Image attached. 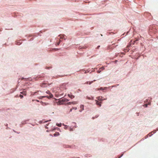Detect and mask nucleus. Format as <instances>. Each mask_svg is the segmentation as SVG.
Masks as SVG:
<instances>
[{
  "label": "nucleus",
  "mask_w": 158,
  "mask_h": 158,
  "mask_svg": "<svg viewBox=\"0 0 158 158\" xmlns=\"http://www.w3.org/2000/svg\"><path fill=\"white\" fill-rule=\"evenodd\" d=\"M19 97H20L21 98H23V96L21 94L19 95Z\"/></svg>",
  "instance_id": "15"
},
{
  "label": "nucleus",
  "mask_w": 158,
  "mask_h": 158,
  "mask_svg": "<svg viewBox=\"0 0 158 158\" xmlns=\"http://www.w3.org/2000/svg\"><path fill=\"white\" fill-rule=\"evenodd\" d=\"M124 51H125V52H126V51H127V49H124Z\"/></svg>",
  "instance_id": "25"
},
{
  "label": "nucleus",
  "mask_w": 158,
  "mask_h": 158,
  "mask_svg": "<svg viewBox=\"0 0 158 158\" xmlns=\"http://www.w3.org/2000/svg\"><path fill=\"white\" fill-rule=\"evenodd\" d=\"M20 94H22L24 95H26L27 94V92L26 91H24L23 92H21Z\"/></svg>",
  "instance_id": "5"
},
{
  "label": "nucleus",
  "mask_w": 158,
  "mask_h": 158,
  "mask_svg": "<svg viewBox=\"0 0 158 158\" xmlns=\"http://www.w3.org/2000/svg\"><path fill=\"white\" fill-rule=\"evenodd\" d=\"M63 125H64V126H65V127H64V129H67V128H68V126H65L64 124H63Z\"/></svg>",
  "instance_id": "14"
},
{
  "label": "nucleus",
  "mask_w": 158,
  "mask_h": 158,
  "mask_svg": "<svg viewBox=\"0 0 158 158\" xmlns=\"http://www.w3.org/2000/svg\"><path fill=\"white\" fill-rule=\"evenodd\" d=\"M72 110H73L72 108L70 110V112H71L72 111Z\"/></svg>",
  "instance_id": "21"
},
{
  "label": "nucleus",
  "mask_w": 158,
  "mask_h": 158,
  "mask_svg": "<svg viewBox=\"0 0 158 158\" xmlns=\"http://www.w3.org/2000/svg\"><path fill=\"white\" fill-rule=\"evenodd\" d=\"M96 81V80H94L93 81Z\"/></svg>",
  "instance_id": "26"
},
{
  "label": "nucleus",
  "mask_w": 158,
  "mask_h": 158,
  "mask_svg": "<svg viewBox=\"0 0 158 158\" xmlns=\"http://www.w3.org/2000/svg\"><path fill=\"white\" fill-rule=\"evenodd\" d=\"M64 36H65V35H62V36H61L60 37V39H63V38H64V39H65V38L64 37Z\"/></svg>",
  "instance_id": "10"
},
{
  "label": "nucleus",
  "mask_w": 158,
  "mask_h": 158,
  "mask_svg": "<svg viewBox=\"0 0 158 158\" xmlns=\"http://www.w3.org/2000/svg\"><path fill=\"white\" fill-rule=\"evenodd\" d=\"M95 101L96 102V104L98 105L100 107L101 106V103L102 102H99V101H98L97 100H95Z\"/></svg>",
  "instance_id": "1"
},
{
  "label": "nucleus",
  "mask_w": 158,
  "mask_h": 158,
  "mask_svg": "<svg viewBox=\"0 0 158 158\" xmlns=\"http://www.w3.org/2000/svg\"><path fill=\"white\" fill-rule=\"evenodd\" d=\"M62 100L63 101V102H67L69 101L67 99H63Z\"/></svg>",
  "instance_id": "8"
},
{
  "label": "nucleus",
  "mask_w": 158,
  "mask_h": 158,
  "mask_svg": "<svg viewBox=\"0 0 158 158\" xmlns=\"http://www.w3.org/2000/svg\"><path fill=\"white\" fill-rule=\"evenodd\" d=\"M45 97H47L48 98H49V97L48 96L47 97V96H44L40 97V98H39V99H41L42 98H45Z\"/></svg>",
  "instance_id": "12"
},
{
  "label": "nucleus",
  "mask_w": 158,
  "mask_h": 158,
  "mask_svg": "<svg viewBox=\"0 0 158 158\" xmlns=\"http://www.w3.org/2000/svg\"><path fill=\"white\" fill-rule=\"evenodd\" d=\"M37 93V92H35L34 93H32L31 94V96H34L35 95V94Z\"/></svg>",
  "instance_id": "13"
},
{
  "label": "nucleus",
  "mask_w": 158,
  "mask_h": 158,
  "mask_svg": "<svg viewBox=\"0 0 158 158\" xmlns=\"http://www.w3.org/2000/svg\"><path fill=\"white\" fill-rule=\"evenodd\" d=\"M93 82V81H90L89 82V84L90 85L91 84V83H92Z\"/></svg>",
  "instance_id": "18"
},
{
  "label": "nucleus",
  "mask_w": 158,
  "mask_h": 158,
  "mask_svg": "<svg viewBox=\"0 0 158 158\" xmlns=\"http://www.w3.org/2000/svg\"><path fill=\"white\" fill-rule=\"evenodd\" d=\"M68 96L71 99H73L74 98V96L72 94H68Z\"/></svg>",
  "instance_id": "6"
},
{
  "label": "nucleus",
  "mask_w": 158,
  "mask_h": 158,
  "mask_svg": "<svg viewBox=\"0 0 158 158\" xmlns=\"http://www.w3.org/2000/svg\"><path fill=\"white\" fill-rule=\"evenodd\" d=\"M72 108L73 109H74L75 110H76L77 109V107H73Z\"/></svg>",
  "instance_id": "19"
},
{
  "label": "nucleus",
  "mask_w": 158,
  "mask_h": 158,
  "mask_svg": "<svg viewBox=\"0 0 158 158\" xmlns=\"http://www.w3.org/2000/svg\"><path fill=\"white\" fill-rule=\"evenodd\" d=\"M56 125L59 127H60L61 126V123H57Z\"/></svg>",
  "instance_id": "9"
},
{
  "label": "nucleus",
  "mask_w": 158,
  "mask_h": 158,
  "mask_svg": "<svg viewBox=\"0 0 158 158\" xmlns=\"http://www.w3.org/2000/svg\"><path fill=\"white\" fill-rule=\"evenodd\" d=\"M59 135V132H56L54 134V135L55 136H56V135Z\"/></svg>",
  "instance_id": "11"
},
{
  "label": "nucleus",
  "mask_w": 158,
  "mask_h": 158,
  "mask_svg": "<svg viewBox=\"0 0 158 158\" xmlns=\"http://www.w3.org/2000/svg\"><path fill=\"white\" fill-rule=\"evenodd\" d=\"M61 42V40H59V42L57 43V45H59Z\"/></svg>",
  "instance_id": "17"
},
{
  "label": "nucleus",
  "mask_w": 158,
  "mask_h": 158,
  "mask_svg": "<svg viewBox=\"0 0 158 158\" xmlns=\"http://www.w3.org/2000/svg\"><path fill=\"white\" fill-rule=\"evenodd\" d=\"M96 98L99 101H100L101 102H102V101L103 100L102 99V97H100V96L98 97H97Z\"/></svg>",
  "instance_id": "2"
},
{
  "label": "nucleus",
  "mask_w": 158,
  "mask_h": 158,
  "mask_svg": "<svg viewBox=\"0 0 158 158\" xmlns=\"http://www.w3.org/2000/svg\"><path fill=\"white\" fill-rule=\"evenodd\" d=\"M130 46V45H127V48H128Z\"/></svg>",
  "instance_id": "23"
},
{
  "label": "nucleus",
  "mask_w": 158,
  "mask_h": 158,
  "mask_svg": "<svg viewBox=\"0 0 158 158\" xmlns=\"http://www.w3.org/2000/svg\"><path fill=\"white\" fill-rule=\"evenodd\" d=\"M145 107H147V106H148V105H147V104H145Z\"/></svg>",
  "instance_id": "22"
},
{
  "label": "nucleus",
  "mask_w": 158,
  "mask_h": 158,
  "mask_svg": "<svg viewBox=\"0 0 158 158\" xmlns=\"http://www.w3.org/2000/svg\"><path fill=\"white\" fill-rule=\"evenodd\" d=\"M84 105H81L80 106V108L82 109L81 110H80V112H81L82 110H84Z\"/></svg>",
  "instance_id": "7"
},
{
  "label": "nucleus",
  "mask_w": 158,
  "mask_h": 158,
  "mask_svg": "<svg viewBox=\"0 0 158 158\" xmlns=\"http://www.w3.org/2000/svg\"><path fill=\"white\" fill-rule=\"evenodd\" d=\"M107 88V87H105L103 89L104 90V89H106Z\"/></svg>",
  "instance_id": "20"
},
{
  "label": "nucleus",
  "mask_w": 158,
  "mask_h": 158,
  "mask_svg": "<svg viewBox=\"0 0 158 158\" xmlns=\"http://www.w3.org/2000/svg\"><path fill=\"white\" fill-rule=\"evenodd\" d=\"M46 93L47 94H50L49 97L50 98H51L53 97L52 95L50 93V92L49 91H46Z\"/></svg>",
  "instance_id": "4"
},
{
  "label": "nucleus",
  "mask_w": 158,
  "mask_h": 158,
  "mask_svg": "<svg viewBox=\"0 0 158 158\" xmlns=\"http://www.w3.org/2000/svg\"><path fill=\"white\" fill-rule=\"evenodd\" d=\"M89 83V82H88H88H86V84H88Z\"/></svg>",
  "instance_id": "24"
},
{
  "label": "nucleus",
  "mask_w": 158,
  "mask_h": 158,
  "mask_svg": "<svg viewBox=\"0 0 158 158\" xmlns=\"http://www.w3.org/2000/svg\"><path fill=\"white\" fill-rule=\"evenodd\" d=\"M99 47H100V46H98V48H99Z\"/></svg>",
  "instance_id": "27"
},
{
  "label": "nucleus",
  "mask_w": 158,
  "mask_h": 158,
  "mask_svg": "<svg viewBox=\"0 0 158 158\" xmlns=\"http://www.w3.org/2000/svg\"><path fill=\"white\" fill-rule=\"evenodd\" d=\"M21 44V43H20V44ZM18 44V45H19V44Z\"/></svg>",
  "instance_id": "28"
},
{
  "label": "nucleus",
  "mask_w": 158,
  "mask_h": 158,
  "mask_svg": "<svg viewBox=\"0 0 158 158\" xmlns=\"http://www.w3.org/2000/svg\"><path fill=\"white\" fill-rule=\"evenodd\" d=\"M98 90H104V89L102 87H101L100 89H98Z\"/></svg>",
  "instance_id": "16"
},
{
  "label": "nucleus",
  "mask_w": 158,
  "mask_h": 158,
  "mask_svg": "<svg viewBox=\"0 0 158 158\" xmlns=\"http://www.w3.org/2000/svg\"><path fill=\"white\" fill-rule=\"evenodd\" d=\"M77 103V102H69L67 103L68 105H71V104H76Z\"/></svg>",
  "instance_id": "3"
}]
</instances>
